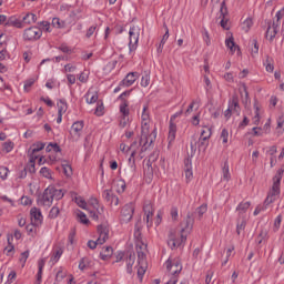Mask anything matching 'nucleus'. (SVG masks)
Returning <instances> with one entry per match:
<instances>
[{
    "instance_id": "1",
    "label": "nucleus",
    "mask_w": 284,
    "mask_h": 284,
    "mask_svg": "<svg viewBox=\"0 0 284 284\" xmlns=\"http://www.w3.org/2000/svg\"><path fill=\"white\" fill-rule=\"evenodd\" d=\"M150 109H148V105H144L141 114V143H143V139H145V143L141 149V153L148 152V148L156 141V128L150 131Z\"/></svg>"
},
{
    "instance_id": "2",
    "label": "nucleus",
    "mask_w": 284,
    "mask_h": 284,
    "mask_svg": "<svg viewBox=\"0 0 284 284\" xmlns=\"http://www.w3.org/2000/svg\"><path fill=\"white\" fill-rule=\"evenodd\" d=\"M282 179H283V171H280L273 178V185H272L271 190L268 191V194L265 199L266 205H271V203L278 201V199L281 197V180Z\"/></svg>"
},
{
    "instance_id": "3",
    "label": "nucleus",
    "mask_w": 284,
    "mask_h": 284,
    "mask_svg": "<svg viewBox=\"0 0 284 284\" xmlns=\"http://www.w3.org/2000/svg\"><path fill=\"white\" fill-rule=\"evenodd\" d=\"M142 225L141 222H138L134 227L133 236L135 239V247H136V254H140V256H143V253H148V242L143 239V235L141 234Z\"/></svg>"
},
{
    "instance_id": "4",
    "label": "nucleus",
    "mask_w": 284,
    "mask_h": 284,
    "mask_svg": "<svg viewBox=\"0 0 284 284\" xmlns=\"http://www.w3.org/2000/svg\"><path fill=\"white\" fill-rule=\"evenodd\" d=\"M185 241H187V236L185 234L171 231L169 234L168 245L171 250H176V247H181Z\"/></svg>"
},
{
    "instance_id": "5",
    "label": "nucleus",
    "mask_w": 284,
    "mask_h": 284,
    "mask_svg": "<svg viewBox=\"0 0 284 284\" xmlns=\"http://www.w3.org/2000/svg\"><path fill=\"white\" fill-rule=\"evenodd\" d=\"M141 37V27L133 26L129 30V50L134 52L139 48V38Z\"/></svg>"
},
{
    "instance_id": "6",
    "label": "nucleus",
    "mask_w": 284,
    "mask_h": 284,
    "mask_svg": "<svg viewBox=\"0 0 284 284\" xmlns=\"http://www.w3.org/2000/svg\"><path fill=\"white\" fill-rule=\"evenodd\" d=\"M181 114H183V110L178 111L170 118L169 135H168L169 145H172V143H174V141H176V119H179V116H181Z\"/></svg>"
},
{
    "instance_id": "7",
    "label": "nucleus",
    "mask_w": 284,
    "mask_h": 284,
    "mask_svg": "<svg viewBox=\"0 0 284 284\" xmlns=\"http://www.w3.org/2000/svg\"><path fill=\"white\" fill-rule=\"evenodd\" d=\"M43 37V31L39 27H29L23 31L24 41H39Z\"/></svg>"
},
{
    "instance_id": "8",
    "label": "nucleus",
    "mask_w": 284,
    "mask_h": 284,
    "mask_svg": "<svg viewBox=\"0 0 284 284\" xmlns=\"http://www.w3.org/2000/svg\"><path fill=\"white\" fill-rule=\"evenodd\" d=\"M89 205L93 209V211L89 209L90 217L93 219V221H98L99 215L103 214V206L99 204V200L97 197H90Z\"/></svg>"
},
{
    "instance_id": "9",
    "label": "nucleus",
    "mask_w": 284,
    "mask_h": 284,
    "mask_svg": "<svg viewBox=\"0 0 284 284\" xmlns=\"http://www.w3.org/2000/svg\"><path fill=\"white\" fill-rule=\"evenodd\" d=\"M83 121H77L71 125L70 140L73 143L80 141L81 136L83 135Z\"/></svg>"
},
{
    "instance_id": "10",
    "label": "nucleus",
    "mask_w": 284,
    "mask_h": 284,
    "mask_svg": "<svg viewBox=\"0 0 284 284\" xmlns=\"http://www.w3.org/2000/svg\"><path fill=\"white\" fill-rule=\"evenodd\" d=\"M192 230H194V216L191 213H187V215L181 223L180 233L185 234V236L187 237L189 234H192Z\"/></svg>"
},
{
    "instance_id": "11",
    "label": "nucleus",
    "mask_w": 284,
    "mask_h": 284,
    "mask_svg": "<svg viewBox=\"0 0 284 284\" xmlns=\"http://www.w3.org/2000/svg\"><path fill=\"white\" fill-rule=\"evenodd\" d=\"M53 201L52 193H50V190L48 189H45L43 194L39 195L37 199L38 205H40V207H45L47 210L52 206Z\"/></svg>"
},
{
    "instance_id": "12",
    "label": "nucleus",
    "mask_w": 284,
    "mask_h": 284,
    "mask_svg": "<svg viewBox=\"0 0 284 284\" xmlns=\"http://www.w3.org/2000/svg\"><path fill=\"white\" fill-rule=\"evenodd\" d=\"M145 148V139H143V142H141L140 139V144L134 141L130 146L129 150H131V159H134V156H139V159H143L145 156V151L141 153V150Z\"/></svg>"
},
{
    "instance_id": "13",
    "label": "nucleus",
    "mask_w": 284,
    "mask_h": 284,
    "mask_svg": "<svg viewBox=\"0 0 284 284\" xmlns=\"http://www.w3.org/2000/svg\"><path fill=\"white\" fill-rule=\"evenodd\" d=\"M145 254L148 253H142V256L138 254V277L140 281H143V276L148 271V261H145Z\"/></svg>"
},
{
    "instance_id": "14",
    "label": "nucleus",
    "mask_w": 284,
    "mask_h": 284,
    "mask_svg": "<svg viewBox=\"0 0 284 284\" xmlns=\"http://www.w3.org/2000/svg\"><path fill=\"white\" fill-rule=\"evenodd\" d=\"M110 239V227L105 224L98 226V243L103 245Z\"/></svg>"
},
{
    "instance_id": "15",
    "label": "nucleus",
    "mask_w": 284,
    "mask_h": 284,
    "mask_svg": "<svg viewBox=\"0 0 284 284\" xmlns=\"http://www.w3.org/2000/svg\"><path fill=\"white\" fill-rule=\"evenodd\" d=\"M144 221L146 222V227H152V219L154 216V207L152 206V202L151 201H146L144 203Z\"/></svg>"
},
{
    "instance_id": "16",
    "label": "nucleus",
    "mask_w": 284,
    "mask_h": 284,
    "mask_svg": "<svg viewBox=\"0 0 284 284\" xmlns=\"http://www.w3.org/2000/svg\"><path fill=\"white\" fill-rule=\"evenodd\" d=\"M132 216H134V204H125L121 211L123 223H130V221H132Z\"/></svg>"
},
{
    "instance_id": "17",
    "label": "nucleus",
    "mask_w": 284,
    "mask_h": 284,
    "mask_svg": "<svg viewBox=\"0 0 284 284\" xmlns=\"http://www.w3.org/2000/svg\"><path fill=\"white\" fill-rule=\"evenodd\" d=\"M166 270L171 274V276H179L181 274V271L183 270V266L181 265V262L175 261L172 263V261L165 262Z\"/></svg>"
},
{
    "instance_id": "18",
    "label": "nucleus",
    "mask_w": 284,
    "mask_h": 284,
    "mask_svg": "<svg viewBox=\"0 0 284 284\" xmlns=\"http://www.w3.org/2000/svg\"><path fill=\"white\" fill-rule=\"evenodd\" d=\"M31 223L34 225H41L43 223V213H41V209L33 206L30 210Z\"/></svg>"
},
{
    "instance_id": "19",
    "label": "nucleus",
    "mask_w": 284,
    "mask_h": 284,
    "mask_svg": "<svg viewBox=\"0 0 284 284\" xmlns=\"http://www.w3.org/2000/svg\"><path fill=\"white\" fill-rule=\"evenodd\" d=\"M139 77H140L139 72H130L120 82V85H123V88H130L131 85H134Z\"/></svg>"
},
{
    "instance_id": "20",
    "label": "nucleus",
    "mask_w": 284,
    "mask_h": 284,
    "mask_svg": "<svg viewBox=\"0 0 284 284\" xmlns=\"http://www.w3.org/2000/svg\"><path fill=\"white\" fill-rule=\"evenodd\" d=\"M229 108L233 112V114H241V106L239 105V95H232L231 100L229 101Z\"/></svg>"
},
{
    "instance_id": "21",
    "label": "nucleus",
    "mask_w": 284,
    "mask_h": 284,
    "mask_svg": "<svg viewBox=\"0 0 284 284\" xmlns=\"http://www.w3.org/2000/svg\"><path fill=\"white\" fill-rule=\"evenodd\" d=\"M84 99L89 105H92V103H97V101H99V93L94 89H90L85 93Z\"/></svg>"
},
{
    "instance_id": "22",
    "label": "nucleus",
    "mask_w": 284,
    "mask_h": 284,
    "mask_svg": "<svg viewBox=\"0 0 284 284\" xmlns=\"http://www.w3.org/2000/svg\"><path fill=\"white\" fill-rule=\"evenodd\" d=\"M225 45H226V48H229V50H231L232 54H234L235 52H237V54H241V49L234 42V37L231 36V37L226 38Z\"/></svg>"
},
{
    "instance_id": "23",
    "label": "nucleus",
    "mask_w": 284,
    "mask_h": 284,
    "mask_svg": "<svg viewBox=\"0 0 284 284\" xmlns=\"http://www.w3.org/2000/svg\"><path fill=\"white\" fill-rule=\"evenodd\" d=\"M184 163H185V166H184L185 179L187 183H190V181L194 179V173L192 172V160L186 159Z\"/></svg>"
},
{
    "instance_id": "24",
    "label": "nucleus",
    "mask_w": 284,
    "mask_h": 284,
    "mask_svg": "<svg viewBox=\"0 0 284 284\" xmlns=\"http://www.w3.org/2000/svg\"><path fill=\"white\" fill-rule=\"evenodd\" d=\"M276 34H278V23L273 22V24L268 26L266 30V39L272 41L276 37Z\"/></svg>"
},
{
    "instance_id": "25",
    "label": "nucleus",
    "mask_w": 284,
    "mask_h": 284,
    "mask_svg": "<svg viewBox=\"0 0 284 284\" xmlns=\"http://www.w3.org/2000/svg\"><path fill=\"white\" fill-rule=\"evenodd\" d=\"M21 23H22V28L24 26H32V23H37V14L30 13V12L26 13L22 17Z\"/></svg>"
},
{
    "instance_id": "26",
    "label": "nucleus",
    "mask_w": 284,
    "mask_h": 284,
    "mask_svg": "<svg viewBox=\"0 0 284 284\" xmlns=\"http://www.w3.org/2000/svg\"><path fill=\"white\" fill-rule=\"evenodd\" d=\"M134 174H136V164L133 161L126 169H124V176L128 181H132V179H134Z\"/></svg>"
},
{
    "instance_id": "27",
    "label": "nucleus",
    "mask_w": 284,
    "mask_h": 284,
    "mask_svg": "<svg viewBox=\"0 0 284 284\" xmlns=\"http://www.w3.org/2000/svg\"><path fill=\"white\" fill-rule=\"evenodd\" d=\"M63 256V248L57 247L51 253L50 263L51 265H57L59 263V260Z\"/></svg>"
},
{
    "instance_id": "28",
    "label": "nucleus",
    "mask_w": 284,
    "mask_h": 284,
    "mask_svg": "<svg viewBox=\"0 0 284 284\" xmlns=\"http://www.w3.org/2000/svg\"><path fill=\"white\" fill-rule=\"evenodd\" d=\"M4 26L7 28H23V22L17 19V17H10L9 19H7Z\"/></svg>"
},
{
    "instance_id": "29",
    "label": "nucleus",
    "mask_w": 284,
    "mask_h": 284,
    "mask_svg": "<svg viewBox=\"0 0 284 284\" xmlns=\"http://www.w3.org/2000/svg\"><path fill=\"white\" fill-rule=\"evenodd\" d=\"M47 190L50 191L51 197L53 199V201H61V199H63L64 193L61 189H54V187H48Z\"/></svg>"
},
{
    "instance_id": "30",
    "label": "nucleus",
    "mask_w": 284,
    "mask_h": 284,
    "mask_svg": "<svg viewBox=\"0 0 284 284\" xmlns=\"http://www.w3.org/2000/svg\"><path fill=\"white\" fill-rule=\"evenodd\" d=\"M212 136V126L210 124H202V131L200 138L211 139Z\"/></svg>"
},
{
    "instance_id": "31",
    "label": "nucleus",
    "mask_w": 284,
    "mask_h": 284,
    "mask_svg": "<svg viewBox=\"0 0 284 284\" xmlns=\"http://www.w3.org/2000/svg\"><path fill=\"white\" fill-rule=\"evenodd\" d=\"M130 102L128 100H122L120 103V113L122 116H130V109H129Z\"/></svg>"
},
{
    "instance_id": "32",
    "label": "nucleus",
    "mask_w": 284,
    "mask_h": 284,
    "mask_svg": "<svg viewBox=\"0 0 284 284\" xmlns=\"http://www.w3.org/2000/svg\"><path fill=\"white\" fill-rule=\"evenodd\" d=\"M230 179H232V174H230V164L225 162L222 168V181L227 183Z\"/></svg>"
},
{
    "instance_id": "33",
    "label": "nucleus",
    "mask_w": 284,
    "mask_h": 284,
    "mask_svg": "<svg viewBox=\"0 0 284 284\" xmlns=\"http://www.w3.org/2000/svg\"><path fill=\"white\" fill-rule=\"evenodd\" d=\"M8 246L4 247V252H7V256H12L14 254V245L12 244L13 237L9 235L7 237Z\"/></svg>"
},
{
    "instance_id": "34",
    "label": "nucleus",
    "mask_w": 284,
    "mask_h": 284,
    "mask_svg": "<svg viewBox=\"0 0 284 284\" xmlns=\"http://www.w3.org/2000/svg\"><path fill=\"white\" fill-rule=\"evenodd\" d=\"M37 225L38 224H34L33 222H31V224H28L27 226H26V231H27V234L29 235V236H32V239H34V236H37Z\"/></svg>"
},
{
    "instance_id": "35",
    "label": "nucleus",
    "mask_w": 284,
    "mask_h": 284,
    "mask_svg": "<svg viewBox=\"0 0 284 284\" xmlns=\"http://www.w3.org/2000/svg\"><path fill=\"white\" fill-rule=\"evenodd\" d=\"M57 106H58V114H64L65 112H68V103L65 102V100H59L57 102Z\"/></svg>"
},
{
    "instance_id": "36",
    "label": "nucleus",
    "mask_w": 284,
    "mask_h": 284,
    "mask_svg": "<svg viewBox=\"0 0 284 284\" xmlns=\"http://www.w3.org/2000/svg\"><path fill=\"white\" fill-rule=\"evenodd\" d=\"M168 39H170V30L166 28V31H165L164 36L162 37V40L158 47V52H163V48H164L165 43L168 42Z\"/></svg>"
},
{
    "instance_id": "37",
    "label": "nucleus",
    "mask_w": 284,
    "mask_h": 284,
    "mask_svg": "<svg viewBox=\"0 0 284 284\" xmlns=\"http://www.w3.org/2000/svg\"><path fill=\"white\" fill-rule=\"evenodd\" d=\"M252 204L250 202H242L237 205L236 210L239 214H245Z\"/></svg>"
},
{
    "instance_id": "38",
    "label": "nucleus",
    "mask_w": 284,
    "mask_h": 284,
    "mask_svg": "<svg viewBox=\"0 0 284 284\" xmlns=\"http://www.w3.org/2000/svg\"><path fill=\"white\" fill-rule=\"evenodd\" d=\"M134 261H136V257L132 254L129 255L126 258V272L128 274H132V267L134 265Z\"/></svg>"
},
{
    "instance_id": "39",
    "label": "nucleus",
    "mask_w": 284,
    "mask_h": 284,
    "mask_svg": "<svg viewBox=\"0 0 284 284\" xmlns=\"http://www.w3.org/2000/svg\"><path fill=\"white\" fill-rule=\"evenodd\" d=\"M112 247L111 246H106L101 253H100V257L102 258V261H108L110 258V256H112Z\"/></svg>"
},
{
    "instance_id": "40",
    "label": "nucleus",
    "mask_w": 284,
    "mask_h": 284,
    "mask_svg": "<svg viewBox=\"0 0 284 284\" xmlns=\"http://www.w3.org/2000/svg\"><path fill=\"white\" fill-rule=\"evenodd\" d=\"M75 214H77L79 222L82 223L83 225H88V223H90L88 215H85V213H83V211H77Z\"/></svg>"
},
{
    "instance_id": "41",
    "label": "nucleus",
    "mask_w": 284,
    "mask_h": 284,
    "mask_svg": "<svg viewBox=\"0 0 284 284\" xmlns=\"http://www.w3.org/2000/svg\"><path fill=\"white\" fill-rule=\"evenodd\" d=\"M88 267H92V262L88 257H83L79 263V270H88Z\"/></svg>"
},
{
    "instance_id": "42",
    "label": "nucleus",
    "mask_w": 284,
    "mask_h": 284,
    "mask_svg": "<svg viewBox=\"0 0 284 284\" xmlns=\"http://www.w3.org/2000/svg\"><path fill=\"white\" fill-rule=\"evenodd\" d=\"M276 132L278 135L283 134V132H284V115H280L277 118Z\"/></svg>"
},
{
    "instance_id": "43",
    "label": "nucleus",
    "mask_w": 284,
    "mask_h": 284,
    "mask_svg": "<svg viewBox=\"0 0 284 284\" xmlns=\"http://www.w3.org/2000/svg\"><path fill=\"white\" fill-rule=\"evenodd\" d=\"M246 225H247V220H245V217L237 221L236 232L239 235H241V232L245 230Z\"/></svg>"
},
{
    "instance_id": "44",
    "label": "nucleus",
    "mask_w": 284,
    "mask_h": 284,
    "mask_svg": "<svg viewBox=\"0 0 284 284\" xmlns=\"http://www.w3.org/2000/svg\"><path fill=\"white\" fill-rule=\"evenodd\" d=\"M252 26H254V22L252 21V18H247L242 23V30L244 32H250Z\"/></svg>"
},
{
    "instance_id": "45",
    "label": "nucleus",
    "mask_w": 284,
    "mask_h": 284,
    "mask_svg": "<svg viewBox=\"0 0 284 284\" xmlns=\"http://www.w3.org/2000/svg\"><path fill=\"white\" fill-rule=\"evenodd\" d=\"M43 148H45V143L37 142V143L32 144V146L29 150H31V152L33 154H37V152H41V150H43Z\"/></svg>"
},
{
    "instance_id": "46",
    "label": "nucleus",
    "mask_w": 284,
    "mask_h": 284,
    "mask_svg": "<svg viewBox=\"0 0 284 284\" xmlns=\"http://www.w3.org/2000/svg\"><path fill=\"white\" fill-rule=\"evenodd\" d=\"M45 151L47 152H54V154H59V152H61V146H59V144H57V143H50L45 148Z\"/></svg>"
},
{
    "instance_id": "47",
    "label": "nucleus",
    "mask_w": 284,
    "mask_h": 284,
    "mask_svg": "<svg viewBox=\"0 0 284 284\" xmlns=\"http://www.w3.org/2000/svg\"><path fill=\"white\" fill-rule=\"evenodd\" d=\"M29 257H30V251H24L21 253L20 258H19V263H20L21 267H26V263Z\"/></svg>"
},
{
    "instance_id": "48",
    "label": "nucleus",
    "mask_w": 284,
    "mask_h": 284,
    "mask_svg": "<svg viewBox=\"0 0 284 284\" xmlns=\"http://www.w3.org/2000/svg\"><path fill=\"white\" fill-rule=\"evenodd\" d=\"M40 174L41 176H43L44 179H49L50 181H52V171L50 169H48L47 166L41 168L40 170Z\"/></svg>"
},
{
    "instance_id": "49",
    "label": "nucleus",
    "mask_w": 284,
    "mask_h": 284,
    "mask_svg": "<svg viewBox=\"0 0 284 284\" xmlns=\"http://www.w3.org/2000/svg\"><path fill=\"white\" fill-rule=\"evenodd\" d=\"M206 212H207V204H202L201 206H199L196 209L197 219L202 220L203 214H205Z\"/></svg>"
},
{
    "instance_id": "50",
    "label": "nucleus",
    "mask_w": 284,
    "mask_h": 284,
    "mask_svg": "<svg viewBox=\"0 0 284 284\" xmlns=\"http://www.w3.org/2000/svg\"><path fill=\"white\" fill-rule=\"evenodd\" d=\"M199 148L200 150H207V146L210 145V139L207 138H200L199 139Z\"/></svg>"
},
{
    "instance_id": "51",
    "label": "nucleus",
    "mask_w": 284,
    "mask_h": 284,
    "mask_svg": "<svg viewBox=\"0 0 284 284\" xmlns=\"http://www.w3.org/2000/svg\"><path fill=\"white\" fill-rule=\"evenodd\" d=\"M220 139H221L223 145H227V141L230 139V132L227 131V129L222 130Z\"/></svg>"
},
{
    "instance_id": "52",
    "label": "nucleus",
    "mask_w": 284,
    "mask_h": 284,
    "mask_svg": "<svg viewBox=\"0 0 284 284\" xmlns=\"http://www.w3.org/2000/svg\"><path fill=\"white\" fill-rule=\"evenodd\" d=\"M115 185L118 194H123V192H125L126 185L124 180H119Z\"/></svg>"
},
{
    "instance_id": "53",
    "label": "nucleus",
    "mask_w": 284,
    "mask_h": 284,
    "mask_svg": "<svg viewBox=\"0 0 284 284\" xmlns=\"http://www.w3.org/2000/svg\"><path fill=\"white\" fill-rule=\"evenodd\" d=\"M75 203L77 205H79V207H81L82 210H87L89 212L90 209H88V202H85L83 197L81 196L75 197Z\"/></svg>"
},
{
    "instance_id": "54",
    "label": "nucleus",
    "mask_w": 284,
    "mask_h": 284,
    "mask_svg": "<svg viewBox=\"0 0 284 284\" xmlns=\"http://www.w3.org/2000/svg\"><path fill=\"white\" fill-rule=\"evenodd\" d=\"M199 110V104H196V101L191 102V104L189 105V108L185 111V116H190V114H192V112Z\"/></svg>"
},
{
    "instance_id": "55",
    "label": "nucleus",
    "mask_w": 284,
    "mask_h": 284,
    "mask_svg": "<svg viewBox=\"0 0 284 284\" xmlns=\"http://www.w3.org/2000/svg\"><path fill=\"white\" fill-rule=\"evenodd\" d=\"M88 79H90V72L89 71H82L78 75V81H80V83H85L88 81Z\"/></svg>"
},
{
    "instance_id": "56",
    "label": "nucleus",
    "mask_w": 284,
    "mask_h": 284,
    "mask_svg": "<svg viewBox=\"0 0 284 284\" xmlns=\"http://www.w3.org/2000/svg\"><path fill=\"white\" fill-rule=\"evenodd\" d=\"M264 65H265L266 72H274V64L272 63V58L266 57Z\"/></svg>"
},
{
    "instance_id": "57",
    "label": "nucleus",
    "mask_w": 284,
    "mask_h": 284,
    "mask_svg": "<svg viewBox=\"0 0 284 284\" xmlns=\"http://www.w3.org/2000/svg\"><path fill=\"white\" fill-rule=\"evenodd\" d=\"M36 81H37V79H34V78H30L29 80H27L24 82V91L30 92V89L34 85Z\"/></svg>"
},
{
    "instance_id": "58",
    "label": "nucleus",
    "mask_w": 284,
    "mask_h": 284,
    "mask_svg": "<svg viewBox=\"0 0 284 284\" xmlns=\"http://www.w3.org/2000/svg\"><path fill=\"white\" fill-rule=\"evenodd\" d=\"M8 174H10V170L6 166H0V179H2V181L8 179Z\"/></svg>"
},
{
    "instance_id": "59",
    "label": "nucleus",
    "mask_w": 284,
    "mask_h": 284,
    "mask_svg": "<svg viewBox=\"0 0 284 284\" xmlns=\"http://www.w3.org/2000/svg\"><path fill=\"white\" fill-rule=\"evenodd\" d=\"M129 123H130V118L125 115H121L119 126L122 129L128 128Z\"/></svg>"
},
{
    "instance_id": "60",
    "label": "nucleus",
    "mask_w": 284,
    "mask_h": 284,
    "mask_svg": "<svg viewBox=\"0 0 284 284\" xmlns=\"http://www.w3.org/2000/svg\"><path fill=\"white\" fill-rule=\"evenodd\" d=\"M104 110L105 109L103 106V103H98L95 111H94L95 116H103Z\"/></svg>"
},
{
    "instance_id": "61",
    "label": "nucleus",
    "mask_w": 284,
    "mask_h": 284,
    "mask_svg": "<svg viewBox=\"0 0 284 284\" xmlns=\"http://www.w3.org/2000/svg\"><path fill=\"white\" fill-rule=\"evenodd\" d=\"M220 12H221V17H222V18L227 17V4H226V0H223V1H222Z\"/></svg>"
},
{
    "instance_id": "62",
    "label": "nucleus",
    "mask_w": 284,
    "mask_h": 284,
    "mask_svg": "<svg viewBox=\"0 0 284 284\" xmlns=\"http://www.w3.org/2000/svg\"><path fill=\"white\" fill-rule=\"evenodd\" d=\"M60 210L57 206H53L49 212V219H57L60 214Z\"/></svg>"
},
{
    "instance_id": "63",
    "label": "nucleus",
    "mask_w": 284,
    "mask_h": 284,
    "mask_svg": "<svg viewBox=\"0 0 284 284\" xmlns=\"http://www.w3.org/2000/svg\"><path fill=\"white\" fill-rule=\"evenodd\" d=\"M141 85L142 88H148L150 85V75L145 73L141 79Z\"/></svg>"
},
{
    "instance_id": "64",
    "label": "nucleus",
    "mask_w": 284,
    "mask_h": 284,
    "mask_svg": "<svg viewBox=\"0 0 284 284\" xmlns=\"http://www.w3.org/2000/svg\"><path fill=\"white\" fill-rule=\"evenodd\" d=\"M62 168L65 176L70 178L72 175V166H70L69 164H63Z\"/></svg>"
}]
</instances>
